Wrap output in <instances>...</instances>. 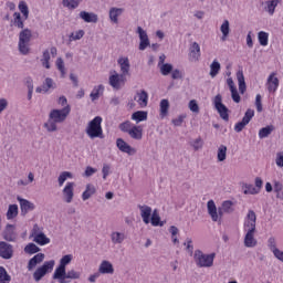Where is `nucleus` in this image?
I'll return each instance as SVG.
<instances>
[{
	"label": "nucleus",
	"instance_id": "nucleus-39",
	"mask_svg": "<svg viewBox=\"0 0 283 283\" xmlns=\"http://www.w3.org/2000/svg\"><path fill=\"white\" fill-rule=\"evenodd\" d=\"M18 8L22 13L24 21H28L30 17V9L28 8V3L25 1H20Z\"/></svg>",
	"mask_w": 283,
	"mask_h": 283
},
{
	"label": "nucleus",
	"instance_id": "nucleus-36",
	"mask_svg": "<svg viewBox=\"0 0 283 283\" xmlns=\"http://www.w3.org/2000/svg\"><path fill=\"white\" fill-rule=\"evenodd\" d=\"M125 233L123 232H112L111 240L114 244H123L125 242Z\"/></svg>",
	"mask_w": 283,
	"mask_h": 283
},
{
	"label": "nucleus",
	"instance_id": "nucleus-45",
	"mask_svg": "<svg viewBox=\"0 0 283 283\" xmlns=\"http://www.w3.org/2000/svg\"><path fill=\"white\" fill-rule=\"evenodd\" d=\"M220 74V62L214 60L210 65V76L211 78H216Z\"/></svg>",
	"mask_w": 283,
	"mask_h": 283
},
{
	"label": "nucleus",
	"instance_id": "nucleus-51",
	"mask_svg": "<svg viewBox=\"0 0 283 283\" xmlns=\"http://www.w3.org/2000/svg\"><path fill=\"white\" fill-rule=\"evenodd\" d=\"M134 126L135 125L132 124V122L126 120V122L120 123L118 127H119L120 132H123L124 134H129L130 129H133Z\"/></svg>",
	"mask_w": 283,
	"mask_h": 283
},
{
	"label": "nucleus",
	"instance_id": "nucleus-27",
	"mask_svg": "<svg viewBox=\"0 0 283 283\" xmlns=\"http://www.w3.org/2000/svg\"><path fill=\"white\" fill-rule=\"evenodd\" d=\"M23 21H25V19L21 18L20 12L13 13V20L11 21V23L12 25H14V28H18L19 30H23V28H25V23Z\"/></svg>",
	"mask_w": 283,
	"mask_h": 283
},
{
	"label": "nucleus",
	"instance_id": "nucleus-64",
	"mask_svg": "<svg viewBox=\"0 0 283 283\" xmlns=\"http://www.w3.org/2000/svg\"><path fill=\"white\" fill-rule=\"evenodd\" d=\"M277 167H283V151H280L276 154V160H275Z\"/></svg>",
	"mask_w": 283,
	"mask_h": 283
},
{
	"label": "nucleus",
	"instance_id": "nucleus-9",
	"mask_svg": "<svg viewBox=\"0 0 283 283\" xmlns=\"http://www.w3.org/2000/svg\"><path fill=\"white\" fill-rule=\"evenodd\" d=\"M81 277V272L75 270L66 271L64 274H53L52 279L57 280L59 283H70V280H78Z\"/></svg>",
	"mask_w": 283,
	"mask_h": 283
},
{
	"label": "nucleus",
	"instance_id": "nucleus-18",
	"mask_svg": "<svg viewBox=\"0 0 283 283\" xmlns=\"http://www.w3.org/2000/svg\"><path fill=\"white\" fill-rule=\"evenodd\" d=\"M136 32L139 34V50H147V48H149V36L147 35V31H144L142 27H138Z\"/></svg>",
	"mask_w": 283,
	"mask_h": 283
},
{
	"label": "nucleus",
	"instance_id": "nucleus-44",
	"mask_svg": "<svg viewBox=\"0 0 283 283\" xmlns=\"http://www.w3.org/2000/svg\"><path fill=\"white\" fill-rule=\"evenodd\" d=\"M159 107H160V116L161 118H165V116L169 114V99H161Z\"/></svg>",
	"mask_w": 283,
	"mask_h": 283
},
{
	"label": "nucleus",
	"instance_id": "nucleus-8",
	"mask_svg": "<svg viewBox=\"0 0 283 283\" xmlns=\"http://www.w3.org/2000/svg\"><path fill=\"white\" fill-rule=\"evenodd\" d=\"M214 109H217L222 120L229 122V108L222 103V95L217 94L213 98Z\"/></svg>",
	"mask_w": 283,
	"mask_h": 283
},
{
	"label": "nucleus",
	"instance_id": "nucleus-12",
	"mask_svg": "<svg viewBox=\"0 0 283 283\" xmlns=\"http://www.w3.org/2000/svg\"><path fill=\"white\" fill-rule=\"evenodd\" d=\"M253 116H255V111L249 108L245 112L242 120L234 125V132H237V134H240V132H242V129H244V127H247L249 123H251V119L253 118Z\"/></svg>",
	"mask_w": 283,
	"mask_h": 283
},
{
	"label": "nucleus",
	"instance_id": "nucleus-22",
	"mask_svg": "<svg viewBox=\"0 0 283 283\" xmlns=\"http://www.w3.org/2000/svg\"><path fill=\"white\" fill-rule=\"evenodd\" d=\"M138 209L140 210V216H142L143 222L145 224H149L150 218H151V207L138 206Z\"/></svg>",
	"mask_w": 283,
	"mask_h": 283
},
{
	"label": "nucleus",
	"instance_id": "nucleus-58",
	"mask_svg": "<svg viewBox=\"0 0 283 283\" xmlns=\"http://www.w3.org/2000/svg\"><path fill=\"white\" fill-rule=\"evenodd\" d=\"M185 118H187V115H179L177 118L172 119L171 123L175 127H180L182 123H185Z\"/></svg>",
	"mask_w": 283,
	"mask_h": 283
},
{
	"label": "nucleus",
	"instance_id": "nucleus-38",
	"mask_svg": "<svg viewBox=\"0 0 283 283\" xmlns=\"http://www.w3.org/2000/svg\"><path fill=\"white\" fill-rule=\"evenodd\" d=\"M229 20H224L223 23L220 27V31L222 34L221 41H227V36H229V33L231 32V28L229 27Z\"/></svg>",
	"mask_w": 283,
	"mask_h": 283
},
{
	"label": "nucleus",
	"instance_id": "nucleus-42",
	"mask_svg": "<svg viewBox=\"0 0 283 283\" xmlns=\"http://www.w3.org/2000/svg\"><path fill=\"white\" fill-rule=\"evenodd\" d=\"M104 90L105 86H103V84L95 86L90 95L91 99L98 101V98L101 97V92H103Z\"/></svg>",
	"mask_w": 283,
	"mask_h": 283
},
{
	"label": "nucleus",
	"instance_id": "nucleus-54",
	"mask_svg": "<svg viewBox=\"0 0 283 283\" xmlns=\"http://www.w3.org/2000/svg\"><path fill=\"white\" fill-rule=\"evenodd\" d=\"M221 208L224 211V213H233V201L231 200L223 201Z\"/></svg>",
	"mask_w": 283,
	"mask_h": 283
},
{
	"label": "nucleus",
	"instance_id": "nucleus-5",
	"mask_svg": "<svg viewBox=\"0 0 283 283\" xmlns=\"http://www.w3.org/2000/svg\"><path fill=\"white\" fill-rule=\"evenodd\" d=\"M30 41H32V30L30 29H23L19 33V51L21 54H29L30 53V48L28 46Z\"/></svg>",
	"mask_w": 283,
	"mask_h": 283
},
{
	"label": "nucleus",
	"instance_id": "nucleus-52",
	"mask_svg": "<svg viewBox=\"0 0 283 283\" xmlns=\"http://www.w3.org/2000/svg\"><path fill=\"white\" fill-rule=\"evenodd\" d=\"M160 72H161L163 76H169V74H171V72H174V65H171L170 63L163 64L160 66Z\"/></svg>",
	"mask_w": 283,
	"mask_h": 283
},
{
	"label": "nucleus",
	"instance_id": "nucleus-11",
	"mask_svg": "<svg viewBox=\"0 0 283 283\" xmlns=\"http://www.w3.org/2000/svg\"><path fill=\"white\" fill-rule=\"evenodd\" d=\"M0 258L2 260H12L14 258V247L6 241H0Z\"/></svg>",
	"mask_w": 283,
	"mask_h": 283
},
{
	"label": "nucleus",
	"instance_id": "nucleus-41",
	"mask_svg": "<svg viewBox=\"0 0 283 283\" xmlns=\"http://www.w3.org/2000/svg\"><path fill=\"white\" fill-rule=\"evenodd\" d=\"M132 120H136L137 123H143V120H147V112L146 111H137L132 114Z\"/></svg>",
	"mask_w": 283,
	"mask_h": 283
},
{
	"label": "nucleus",
	"instance_id": "nucleus-16",
	"mask_svg": "<svg viewBox=\"0 0 283 283\" xmlns=\"http://www.w3.org/2000/svg\"><path fill=\"white\" fill-rule=\"evenodd\" d=\"M18 202H20L21 216H28L29 211H34L35 206L28 199H23L20 196L17 197Z\"/></svg>",
	"mask_w": 283,
	"mask_h": 283
},
{
	"label": "nucleus",
	"instance_id": "nucleus-33",
	"mask_svg": "<svg viewBox=\"0 0 283 283\" xmlns=\"http://www.w3.org/2000/svg\"><path fill=\"white\" fill-rule=\"evenodd\" d=\"M150 223L153 227H165V221H160V214H158L156 209L153 211Z\"/></svg>",
	"mask_w": 283,
	"mask_h": 283
},
{
	"label": "nucleus",
	"instance_id": "nucleus-32",
	"mask_svg": "<svg viewBox=\"0 0 283 283\" xmlns=\"http://www.w3.org/2000/svg\"><path fill=\"white\" fill-rule=\"evenodd\" d=\"M137 103H139L140 107H147V103L149 101V94H147V91H140V93H137Z\"/></svg>",
	"mask_w": 283,
	"mask_h": 283
},
{
	"label": "nucleus",
	"instance_id": "nucleus-30",
	"mask_svg": "<svg viewBox=\"0 0 283 283\" xmlns=\"http://www.w3.org/2000/svg\"><path fill=\"white\" fill-rule=\"evenodd\" d=\"M96 193V187L92 184L86 185L85 191L82 193V200H90Z\"/></svg>",
	"mask_w": 283,
	"mask_h": 283
},
{
	"label": "nucleus",
	"instance_id": "nucleus-17",
	"mask_svg": "<svg viewBox=\"0 0 283 283\" xmlns=\"http://www.w3.org/2000/svg\"><path fill=\"white\" fill-rule=\"evenodd\" d=\"M72 259H73L72 254H66L62 256V259L60 260V265L55 269L53 274L64 275L66 270L65 268L67 266V264L72 262Z\"/></svg>",
	"mask_w": 283,
	"mask_h": 283
},
{
	"label": "nucleus",
	"instance_id": "nucleus-3",
	"mask_svg": "<svg viewBox=\"0 0 283 283\" xmlns=\"http://www.w3.org/2000/svg\"><path fill=\"white\" fill-rule=\"evenodd\" d=\"M193 260L199 269H211L216 260V253L205 254L201 250H196Z\"/></svg>",
	"mask_w": 283,
	"mask_h": 283
},
{
	"label": "nucleus",
	"instance_id": "nucleus-19",
	"mask_svg": "<svg viewBox=\"0 0 283 283\" xmlns=\"http://www.w3.org/2000/svg\"><path fill=\"white\" fill-rule=\"evenodd\" d=\"M74 187H75L74 182H67L65 185L64 189L62 190L64 200L67 203L72 202V200H74Z\"/></svg>",
	"mask_w": 283,
	"mask_h": 283
},
{
	"label": "nucleus",
	"instance_id": "nucleus-59",
	"mask_svg": "<svg viewBox=\"0 0 283 283\" xmlns=\"http://www.w3.org/2000/svg\"><path fill=\"white\" fill-rule=\"evenodd\" d=\"M52 85H54V81L50 77H46L43 84V92H48L49 90H51Z\"/></svg>",
	"mask_w": 283,
	"mask_h": 283
},
{
	"label": "nucleus",
	"instance_id": "nucleus-60",
	"mask_svg": "<svg viewBox=\"0 0 283 283\" xmlns=\"http://www.w3.org/2000/svg\"><path fill=\"white\" fill-rule=\"evenodd\" d=\"M96 171H98L96 168H93L92 166H87L84 171V177L90 178V177L94 176V174H96Z\"/></svg>",
	"mask_w": 283,
	"mask_h": 283
},
{
	"label": "nucleus",
	"instance_id": "nucleus-56",
	"mask_svg": "<svg viewBox=\"0 0 283 283\" xmlns=\"http://www.w3.org/2000/svg\"><path fill=\"white\" fill-rule=\"evenodd\" d=\"M55 65H56L59 72H61L62 78L65 77V62H63V60L61 57H57Z\"/></svg>",
	"mask_w": 283,
	"mask_h": 283
},
{
	"label": "nucleus",
	"instance_id": "nucleus-28",
	"mask_svg": "<svg viewBox=\"0 0 283 283\" xmlns=\"http://www.w3.org/2000/svg\"><path fill=\"white\" fill-rule=\"evenodd\" d=\"M118 65L120 66V72L124 74V76L129 75V59L127 57H120L117 61Z\"/></svg>",
	"mask_w": 283,
	"mask_h": 283
},
{
	"label": "nucleus",
	"instance_id": "nucleus-7",
	"mask_svg": "<svg viewBox=\"0 0 283 283\" xmlns=\"http://www.w3.org/2000/svg\"><path fill=\"white\" fill-rule=\"evenodd\" d=\"M207 208L212 222H222V217L224 216V210L222 208L218 209L213 200L208 201Z\"/></svg>",
	"mask_w": 283,
	"mask_h": 283
},
{
	"label": "nucleus",
	"instance_id": "nucleus-49",
	"mask_svg": "<svg viewBox=\"0 0 283 283\" xmlns=\"http://www.w3.org/2000/svg\"><path fill=\"white\" fill-rule=\"evenodd\" d=\"M39 251H41V248L34 243H29L24 248V253H28L29 255H34V253H39Z\"/></svg>",
	"mask_w": 283,
	"mask_h": 283
},
{
	"label": "nucleus",
	"instance_id": "nucleus-1",
	"mask_svg": "<svg viewBox=\"0 0 283 283\" xmlns=\"http://www.w3.org/2000/svg\"><path fill=\"white\" fill-rule=\"evenodd\" d=\"M70 112H72V107H70V105H66L62 109H52L49 114L48 122L44 123V128L50 133L56 132V129H59L56 125L65 123V120H67V116H70Z\"/></svg>",
	"mask_w": 283,
	"mask_h": 283
},
{
	"label": "nucleus",
	"instance_id": "nucleus-61",
	"mask_svg": "<svg viewBox=\"0 0 283 283\" xmlns=\"http://www.w3.org/2000/svg\"><path fill=\"white\" fill-rule=\"evenodd\" d=\"M268 247H269L270 251H272V253L277 250V245H276V242H275V238L271 237V238L268 240Z\"/></svg>",
	"mask_w": 283,
	"mask_h": 283
},
{
	"label": "nucleus",
	"instance_id": "nucleus-4",
	"mask_svg": "<svg viewBox=\"0 0 283 283\" xmlns=\"http://www.w3.org/2000/svg\"><path fill=\"white\" fill-rule=\"evenodd\" d=\"M103 123V117L96 116L94 119H92L87 127H86V134L90 138H104L103 136V127L101 124Z\"/></svg>",
	"mask_w": 283,
	"mask_h": 283
},
{
	"label": "nucleus",
	"instance_id": "nucleus-21",
	"mask_svg": "<svg viewBox=\"0 0 283 283\" xmlns=\"http://www.w3.org/2000/svg\"><path fill=\"white\" fill-rule=\"evenodd\" d=\"M200 44H198V42H193L192 44H190L189 48V59L190 61H200Z\"/></svg>",
	"mask_w": 283,
	"mask_h": 283
},
{
	"label": "nucleus",
	"instance_id": "nucleus-13",
	"mask_svg": "<svg viewBox=\"0 0 283 283\" xmlns=\"http://www.w3.org/2000/svg\"><path fill=\"white\" fill-rule=\"evenodd\" d=\"M19 234H17V226L8 223L2 231V238L6 240V242H17V238Z\"/></svg>",
	"mask_w": 283,
	"mask_h": 283
},
{
	"label": "nucleus",
	"instance_id": "nucleus-24",
	"mask_svg": "<svg viewBox=\"0 0 283 283\" xmlns=\"http://www.w3.org/2000/svg\"><path fill=\"white\" fill-rule=\"evenodd\" d=\"M277 87H280V80L271 74L268 78V92L275 93L277 92Z\"/></svg>",
	"mask_w": 283,
	"mask_h": 283
},
{
	"label": "nucleus",
	"instance_id": "nucleus-20",
	"mask_svg": "<svg viewBox=\"0 0 283 283\" xmlns=\"http://www.w3.org/2000/svg\"><path fill=\"white\" fill-rule=\"evenodd\" d=\"M44 260H45V254L43 253L35 254L28 262V266H27L28 271H33L34 269H36V265L41 264V262H43Z\"/></svg>",
	"mask_w": 283,
	"mask_h": 283
},
{
	"label": "nucleus",
	"instance_id": "nucleus-35",
	"mask_svg": "<svg viewBox=\"0 0 283 283\" xmlns=\"http://www.w3.org/2000/svg\"><path fill=\"white\" fill-rule=\"evenodd\" d=\"M280 3V0H269L265 2V11L273 17L275 14V9L277 8V4Z\"/></svg>",
	"mask_w": 283,
	"mask_h": 283
},
{
	"label": "nucleus",
	"instance_id": "nucleus-6",
	"mask_svg": "<svg viewBox=\"0 0 283 283\" xmlns=\"http://www.w3.org/2000/svg\"><path fill=\"white\" fill-rule=\"evenodd\" d=\"M54 260L45 261L42 266L38 268L33 273L34 282H41L45 277L46 273L54 271Z\"/></svg>",
	"mask_w": 283,
	"mask_h": 283
},
{
	"label": "nucleus",
	"instance_id": "nucleus-48",
	"mask_svg": "<svg viewBox=\"0 0 283 283\" xmlns=\"http://www.w3.org/2000/svg\"><path fill=\"white\" fill-rule=\"evenodd\" d=\"M41 64L46 70H50V50H44L41 59Z\"/></svg>",
	"mask_w": 283,
	"mask_h": 283
},
{
	"label": "nucleus",
	"instance_id": "nucleus-46",
	"mask_svg": "<svg viewBox=\"0 0 283 283\" xmlns=\"http://www.w3.org/2000/svg\"><path fill=\"white\" fill-rule=\"evenodd\" d=\"M217 158L219 163H224V160H227V146L224 145L219 146Z\"/></svg>",
	"mask_w": 283,
	"mask_h": 283
},
{
	"label": "nucleus",
	"instance_id": "nucleus-37",
	"mask_svg": "<svg viewBox=\"0 0 283 283\" xmlns=\"http://www.w3.org/2000/svg\"><path fill=\"white\" fill-rule=\"evenodd\" d=\"M123 14V9L120 8H111L109 19L113 23H118V18Z\"/></svg>",
	"mask_w": 283,
	"mask_h": 283
},
{
	"label": "nucleus",
	"instance_id": "nucleus-43",
	"mask_svg": "<svg viewBox=\"0 0 283 283\" xmlns=\"http://www.w3.org/2000/svg\"><path fill=\"white\" fill-rule=\"evenodd\" d=\"M12 282V276L8 274L6 268L0 266V283H10Z\"/></svg>",
	"mask_w": 283,
	"mask_h": 283
},
{
	"label": "nucleus",
	"instance_id": "nucleus-31",
	"mask_svg": "<svg viewBox=\"0 0 283 283\" xmlns=\"http://www.w3.org/2000/svg\"><path fill=\"white\" fill-rule=\"evenodd\" d=\"M274 130H275V126L268 125L259 130V138L261 139L269 138V136H271V134H273Z\"/></svg>",
	"mask_w": 283,
	"mask_h": 283
},
{
	"label": "nucleus",
	"instance_id": "nucleus-62",
	"mask_svg": "<svg viewBox=\"0 0 283 283\" xmlns=\"http://www.w3.org/2000/svg\"><path fill=\"white\" fill-rule=\"evenodd\" d=\"M189 109H190V112H195V113L200 112V107L198 106V102H196V99H191L189 102Z\"/></svg>",
	"mask_w": 283,
	"mask_h": 283
},
{
	"label": "nucleus",
	"instance_id": "nucleus-47",
	"mask_svg": "<svg viewBox=\"0 0 283 283\" xmlns=\"http://www.w3.org/2000/svg\"><path fill=\"white\" fill-rule=\"evenodd\" d=\"M63 6L69 10H76L81 6V0H63Z\"/></svg>",
	"mask_w": 283,
	"mask_h": 283
},
{
	"label": "nucleus",
	"instance_id": "nucleus-15",
	"mask_svg": "<svg viewBox=\"0 0 283 283\" xmlns=\"http://www.w3.org/2000/svg\"><path fill=\"white\" fill-rule=\"evenodd\" d=\"M39 231V224L33 226V235H34V242L36 244H40V247H45V244H50V238L45 235L43 232H38Z\"/></svg>",
	"mask_w": 283,
	"mask_h": 283
},
{
	"label": "nucleus",
	"instance_id": "nucleus-25",
	"mask_svg": "<svg viewBox=\"0 0 283 283\" xmlns=\"http://www.w3.org/2000/svg\"><path fill=\"white\" fill-rule=\"evenodd\" d=\"M98 273L105 274H114V265L109 261H102L98 268Z\"/></svg>",
	"mask_w": 283,
	"mask_h": 283
},
{
	"label": "nucleus",
	"instance_id": "nucleus-53",
	"mask_svg": "<svg viewBox=\"0 0 283 283\" xmlns=\"http://www.w3.org/2000/svg\"><path fill=\"white\" fill-rule=\"evenodd\" d=\"M259 43L263 46L269 45V33L264 31L259 32Z\"/></svg>",
	"mask_w": 283,
	"mask_h": 283
},
{
	"label": "nucleus",
	"instance_id": "nucleus-10",
	"mask_svg": "<svg viewBox=\"0 0 283 283\" xmlns=\"http://www.w3.org/2000/svg\"><path fill=\"white\" fill-rule=\"evenodd\" d=\"M108 83L114 90H120V87H124L125 83H127V77L125 74H118L114 71V74L108 78Z\"/></svg>",
	"mask_w": 283,
	"mask_h": 283
},
{
	"label": "nucleus",
	"instance_id": "nucleus-14",
	"mask_svg": "<svg viewBox=\"0 0 283 283\" xmlns=\"http://www.w3.org/2000/svg\"><path fill=\"white\" fill-rule=\"evenodd\" d=\"M116 147L123 154H128V156H134L136 154V148L132 147L125 139L117 138L116 139Z\"/></svg>",
	"mask_w": 283,
	"mask_h": 283
},
{
	"label": "nucleus",
	"instance_id": "nucleus-50",
	"mask_svg": "<svg viewBox=\"0 0 283 283\" xmlns=\"http://www.w3.org/2000/svg\"><path fill=\"white\" fill-rule=\"evenodd\" d=\"M73 177L74 176L70 171L61 172L57 178L59 187H63V185H65V180H67V178H73Z\"/></svg>",
	"mask_w": 283,
	"mask_h": 283
},
{
	"label": "nucleus",
	"instance_id": "nucleus-57",
	"mask_svg": "<svg viewBox=\"0 0 283 283\" xmlns=\"http://www.w3.org/2000/svg\"><path fill=\"white\" fill-rule=\"evenodd\" d=\"M184 245L186 247L188 253H190V255H193V241L191 240V238H187Z\"/></svg>",
	"mask_w": 283,
	"mask_h": 283
},
{
	"label": "nucleus",
	"instance_id": "nucleus-55",
	"mask_svg": "<svg viewBox=\"0 0 283 283\" xmlns=\"http://www.w3.org/2000/svg\"><path fill=\"white\" fill-rule=\"evenodd\" d=\"M83 36H85V31L78 30V31L71 33L70 41H81V39H83Z\"/></svg>",
	"mask_w": 283,
	"mask_h": 283
},
{
	"label": "nucleus",
	"instance_id": "nucleus-26",
	"mask_svg": "<svg viewBox=\"0 0 283 283\" xmlns=\"http://www.w3.org/2000/svg\"><path fill=\"white\" fill-rule=\"evenodd\" d=\"M237 80L239 83V92L244 94L247 92V82L244 81V71L239 70L237 72Z\"/></svg>",
	"mask_w": 283,
	"mask_h": 283
},
{
	"label": "nucleus",
	"instance_id": "nucleus-23",
	"mask_svg": "<svg viewBox=\"0 0 283 283\" xmlns=\"http://www.w3.org/2000/svg\"><path fill=\"white\" fill-rule=\"evenodd\" d=\"M80 19L85 21V23H98V15L96 13H90L87 11H81Z\"/></svg>",
	"mask_w": 283,
	"mask_h": 283
},
{
	"label": "nucleus",
	"instance_id": "nucleus-34",
	"mask_svg": "<svg viewBox=\"0 0 283 283\" xmlns=\"http://www.w3.org/2000/svg\"><path fill=\"white\" fill-rule=\"evenodd\" d=\"M19 216V206L10 205L7 211V220H14Z\"/></svg>",
	"mask_w": 283,
	"mask_h": 283
},
{
	"label": "nucleus",
	"instance_id": "nucleus-29",
	"mask_svg": "<svg viewBox=\"0 0 283 283\" xmlns=\"http://www.w3.org/2000/svg\"><path fill=\"white\" fill-rule=\"evenodd\" d=\"M128 136L133 138L134 140H143V127L140 126H133L130 132L128 133Z\"/></svg>",
	"mask_w": 283,
	"mask_h": 283
},
{
	"label": "nucleus",
	"instance_id": "nucleus-2",
	"mask_svg": "<svg viewBox=\"0 0 283 283\" xmlns=\"http://www.w3.org/2000/svg\"><path fill=\"white\" fill-rule=\"evenodd\" d=\"M258 220V216H255V211L249 210L247 214V220L244 221V230L247 234L244 237V247L248 249H253V247H258V240H255V222Z\"/></svg>",
	"mask_w": 283,
	"mask_h": 283
},
{
	"label": "nucleus",
	"instance_id": "nucleus-63",
	"mask_svg": "<svg viewBox=\"0 0 283 283\" xmlns=\"http://www.w3.org/2000/svg\"><path fill=\"white\" fill-rule=\"evenodd\" d=\"M192 147H193L195 151H198V149H202V138L199 137V138L195 139L192 143Z\"/></svg>",
	"mask_w": 283,
	"mask_h": 283
},
{
	"label": "nucleus",
	"instance_id": "nucleus-40",
	"mask_svg": "<svg viewBox=\"0 0 283 283\" xmlns=\"http://www.w3.org/2000/svg\"><path fill=\"white\" fill-rule=\"evenodd\" d=\"M243 193L245 195V196H256V193H260V189L259 188H256V187H254L253 185H251V184H245L244 186H243Z\"/></svg>",
	"mask_w": 283,
	"mask_h": 283
}]
</instances>
